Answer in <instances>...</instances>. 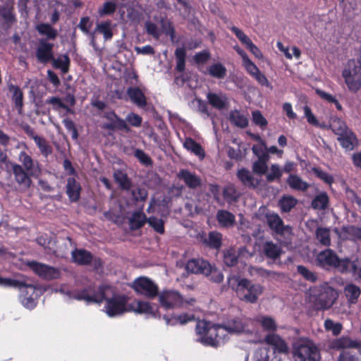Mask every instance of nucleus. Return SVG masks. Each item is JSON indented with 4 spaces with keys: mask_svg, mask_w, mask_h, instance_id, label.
<instances>
[{
    "mask_svg": "<svg viewBox=\"0 0 361 361\" xmlns=\"http://www.w3.org/2000/svg\"><path fill=\"white\" fill-rule=\"evenodd\" d=\"M27 264L37 276L45 280L58 279L61 274L59 269L45 264L31 261L28 262Z\"/></svg>",
    "mask_w": 361,
    "mask_h": 361,
    "instance_id": "14",
    "label": "nucleus"
},
{
    "mask_svg": "<svg viewBox=\"0 0 361 361\" xmlns=\"http://www.w3.org/2000/svg\"><path fill=\"white\" fill-rule=\"evenodd\" d=\"M237 177L241 181V183L249 188H255L257 185V181L255 180L250 171L245 169H241L237 172Z\"/></svg>",
    "mask_w": 361,
    "mask_h": 361,
    "instance_id": "37",
    "label": "nucleus"
},
{
    "mask_svg": "<svg viewBox=\"0 0 361 361\" xmlns=\"http://www.w3.org/2000/svg\"><path fill=\"white\" fill-rule=\"evenodd\" d=\"M37 243L43 246L45 249H48L49 252H52L56 255L60 257H64L68 252V247L66 243H65L64 248L61 246H56V242L51 240V239L47 235H44L37 238Z\"/></svg>",
    "mask_w": 361,
    "mask_h": 361,
    "instance_id": "18",
    "label": "nucleus"
},
{
    "mask_svg": "<svg viewBox=\"0 0 361 361\" xmlns=\"http://www.w3.org/2000/svg\"><path fill=\"white\" fill-rule=\"evenodd\" d=\"M110 290L107 286H99L96 290L92 287H88L81 290H69L66 286L56 289V292L68 295L70 298L85 300L87 303L100 302L106 295V290Z\"/></svg>",
    "mask_w": 361,
    "mask_h": 361,
    "instance_id": "4",
    "label": "nucleus"
},
{
    "mask_svg": "<svg viewBox=\"0 0 361 361\" xmlns=\"http://www.w3.org/2000/svg\"><path fill=\"white\" fill-rule=\"evenodd\" d=\"M157 296L161 307L165 310L188 308L193 306L196 302L193 298H184L178 291L174 290H162Z\"/></svg>",
    "mask_w": 361,
    "mask_h": 361,
    "instance_id": "5",
    "label": "nucleus"
},
{
    "mask_svg": "<svg viewBox=\"0 0 361 361\" xmlns=\"http://www.w3.org/2000/svg\"><path fill=\"white\" fill-rule=\"evenodd\" d=\"M185 269L188 272L192 274L209 275L211 271V265L208 262L202 259H193L188 262Z\"/></svg>",
    "mask_w": 361,
    "mask_h": 361,
    "instance_id": "21",
    "label": "nucleus"
},
{
    "mask_svg": "<svg viewBox=\"0 0 361 361\" xmlns=\"http://www.w3.org/2000/svg\"><path fill=\"white\" fill-rule=\"evenodd\" d=\"M164 319L167 325L175 326L178 324L183 325L189 322L193 321L195 319V316L193 314H183L172 316L170 318L164 316Z\"/></svg>",
    "mask_w": 361,
    "mask_h": 361,
    "instance_id": "34",
    "label": "nucleus"
},
{
    "mask_svg": "<svg viewBox=\"0 0 361 361\" xmlns=\"http://www.w3.org/2000/svg\"><path fill=\"white\" fill-rule=\"evenodd\" d=\"M128 312L155 316L156 308L149 302L134 300L128 305Z\"/></svg>",
    "mask_w": 361,
    "mask_h": 361,
    "instance_id": "22",
    "label": "nucleus"
},
{
    "mask_svg": "<svg viewBox=\"0 0 361 361\" xmlns=\"http://www.w3.org/2000/svg\"><path fill=\"white\" fill-rule=\"evenodd\" d=\"M329 128L338 136L342 147L346 150H353L357 143L355 135L348 127L345 122L336 116L331 117L329 121Z\"/></svg>",
    "mask_w": 361,
    "mask_h": 361,
    "instance_id": "3",
    "label": "nucleus"
},
{
    "mask_svg": "<svg viewBox=\"0 0 361 361\" xmlns=\"http://www.w3.org/2000/svg\"><path fill=\"white\" fill-rule=\"evenodd\" d=\"M360 347H361V341L353 340L349 336H346L336 338L331 343V348L335 350L357 348Z\"/></svg>",
    "mask_w": 361,
    "mask_h": 361,
    "instance_id": "24",
    "label": "nucleus"
},
{
    "mask_svg": "<svg viewBox=\"0 0 361 361\" xmlns=\"http://www.w3.org/2000/svg\"><path fill=\"white\" fill-rule=\"evenodd\" d=\"M265 341L267 344L273 347L274 352L277 351L281 353H286L288 348L283 340L279 336L271 334L266 336Z\"/></svg>",
    "mask_w": 361,
    "mask_h": 361,
    "instance_id": "28",
    "label": "nucleus"
},
{
    "mask_svg": "<svg viewBox=\"0 0 361 361\" xmlns=\"http://www.w3.org/2000/svg\"><path fill=\"white\" fill-rule=\"evenodd\" d=\"M53 44L48 43L44 39L39 40L36 51V57L39 62L47 63L53 59Z\"/></svg>",
    "mask_w": 361,
    "mask_h": 361,
    "instance_id": "20",
    "label": "nucleus"
},
{
    "mask_svg": "<svg viewBox=\"0 0 361 361\" xmlns=\"http://www.w3.org/2000/svg\"><path fill=\"white\" fill-rule=\"evenodd\" d=\"M287 183L291 188L300 191H305L310 186L307 182L302 180L298 176L293 174L288 176Z\"/></svg>",
    "mask_w": 361,
    "mask_h": 361,
    "instance_id": "39",
    "label": "nucleus"
},
{
    "mask_svg": "<svg viewBox=\"0 0 361 361\" xmlns=\"http://www.w3.org/2000/svg\"><path fill=\"white\" fill-rule=\"evenodd\" d=\"M349 91L357 92L361 88V60L350 59L342 72Z\"/></svg>",
    "mask_w": 361,
    "mask_h": 361,
    "instance_id": "8",
    "label": "nucleus"
},
{
    "mask_svg": "<svg viewBox=\"0 0 361 361\" xmlns=\"http://www.w3.org/2000/svg\"><path fill=\"white\" fill-rule=\"evenodd\" d=\"M179 179L183 180L185 185L190 189H196L200 186L202 180L200 176L188 169H181L177 173Z\"/></svg>",
    "mask_w": 361,
    "mask_h": 361,
    "instance_id": "23",
    "label": "nucleus"
},
{
    "mask_svg": "<svg viewBox=\"0 0 361 361\" xmlns=\"http://www.w3.org/2000/svg\"><path fill=\"white\" fill-rule=\"evenodd\" d=\"M229 119L233 124L241 128L248 125L247 117L238 110H233L229 113Z\"/></svg>",
    "mask_w": 361,
    "mask_h": 361,
    "instance_id": "40",
    "label": "nucleus"
},
{
    "mask_svg": "<svg viewBox=\"0 0 361 361\" xmlns=\"http://www.w3.org/2000/svg\"><path fill=\"white\" fill-rule=\"evenodd\" d=\"M18 159L20 164L23 168L29 173L30 175L32 176L33 178H38L42 172L39 164L37 161L34 160L31 156L27 152L23 151L18 154Z\"/></svg>",
    "mask_w": 361,
    "mask_h": 361,
    "instance_id": "17",
    "label": "nucleus"
},
{
    "mask_svg": "<svg viewBox=\"0 0 361 361\" xmlns=\"http://www.w3.org/2000/svg\"><path fill=\"white\" fill-rule=\"evenodd\" d=\"M81 187L78 182L74 178H69L67 180L66 192L73 202L79 200Z\"/></svg>",
    "mask_w": 361,
    "mask_h": 361,
    "instance_id": "32",
    "label": "nucleus"
},
{
    "mask_svg": "<svg viewBox=\"0 0 361 361\" xmlns=\"http://www.w3.org/2000/svg\"><path fill=\"white\" fill-rule=\"evenodd\" d=\"M0 16L7 23L11 24L15 21V17L13 14L12 8L8 6H5L0 8Z\"/></svg>",
    "mask_w": 361,
    "mask_h": 361,
    "instance_id": "64",
    "label": "nucleus"
},
{
    "mask_svg": "<svg viewBox=\"0 0 361 361\" xmlns=\"http://www.w3.org/2000/svg\"><path fill=\"white\" fill-rule=\"evenodd\" d=\"M213 332L216 334V336H219V339L221 341L224 338L226 333L231 334H250L252 333V331L248 328L247 320L242 319H233L229 320L226 324L222 326L219 325L217 331L213 329L212 333Z\"/></svg>",
    "mask_w": 361,
    "mask_h": 361,
    "instance_id": "9",
    "label": "nucleus"
},
{
    "mask_svg": "<svg viewBox=\"0 0 361 361\" xmlns=\"http://www.w3.org/2000/svg\"><path fill=\"white\" fill-rule=\"evenodd\" d=\"M73 261L79 264H88L92 260V254L85 250L80 249L72 251Z\"/></svg>",
    "mask_w": 361,
    "mask_h": 361,
    "instance_id": "33",
    "label": "nucleus"
},
{
    "mask_svg": "<svg viewBox=\"0 0 361 361\" xmlns=\"http://www.w3.org/2000/svg\"><path fill=\"white\" fill-rule=\"evenodd\" d=\"M147 223L159 233H164V221L161 219L152 216L147 219Z\"/></svg>",
    "mask_w": 361,
    "mask_h": 361,
    "instance_id": "59",
    "label": "nucleus"
},
{
    "mask_svg": "<svg viewBox=\"0 0 361 361\" xmlns=\"http://www.w3.org/2000/svg\"><path fill=\"white\" fill-rule=\"evenodd\" d=\"M35 142L44 157H47L52 153L51 147L44 137L40 136L35 137Z\"/></svg>",
    "mask_w": 361,
    "mask_h": 361,
    "instance_id": "48",
    "label": "nucleus"
},
{
    "mask_svg": "<svg viewBox=\"0 0 361 361\" xmlns=\"http://www.w3.org/2000/svg\"><path fill=\"white\" fill-rule=\"evenodd\" d=\"M216 217L219 224L224 228L233 227L235 224V215L227 210H219Z\"/></svg>",
    "mask_w": 361,
    "mask_h": 361,
    "instance_id": "29",
    "label": "nucleus"
},
{
    "mask_svg": "<svg viewBox=\"0 0 361 361\" xmlns=\"http://www.w3.org/2000/svg\"><path fill=\"white\" fill-rule=\"evenodd\" d=\"M337 298V291L327 285L311 287L305 293V302L317 311L329 309Z\"/></svg>",
    "mask_w": 361,
    "mask_h": 361,
    "instance_id": "2",
    "label": "nucleus"
},
{
    "mask_svg": "<svg viewBox=\"0 0 361 361\" xmlns=\"http://www.w3.org/2000/svg\"><path fill=\"white\" fill-rule=\"evenodd\" d=\"M324 328L326 331H331L334 336H337L341 332L343 326L341 323H336L333 320L327 319L324 322Z\"/></svg>",
    "mask_w": 361,
    "mask_h": 361,
    "instance_id": "56",
    "label": "nucleus"
},
{
    "mask_svg": "<svg viewBox=\"0 0 361 361\" xmlns=\"http://www.w3.org/2000/svg\"><path fill=\"white\" fill-rule=\"evenodd\" d=\"M132 287L139 294L143 295L148 298H154L159 294V288L156 283L147 277L136 279Z\"/></svg>",
    "mask_w": 361,
    "mask_h": 361,
    "instance_id": "12",
    "label": "nucleus"
},
{
    "mask_svg": "<svg viewBox=\"0 0 361 361\" xmlns=\"http://www.w3.org/2000/svg\"><path fill=\"white\" fill-rule=\"evenodd\" d=\"M36 30L41 35L46 36L48 39H54L58 35L57 30L48 23L37 25Z\"/></svg>",
    "mask_w": 361,
    "mask_h": 361,
    "instance_id": "42",
    "label": "nucleus"
},
{
    "mask_svg": "<svg viewBox=\"0 0 361 361\" xmlns=\"http://www.w3.org/2000/svg\"><path fill=\"white\" fill-rule=\"evenodd\" d=\"M263 219L267 222L269 228L276 234L284 236L291 233V227L285 226L279 214L274 212H267L264 214Z\"/></svg>",
    "mask_w": 361,
    "mask_h": 361,
    "instance_id": "13",
    "label": "nucleus"
},
{
    "mask_svg": "<svg viewBox=\"0 0 361 361\" xmlns=\"http://www.w3.org/2000/svg\"><path fill=\"white\" fill-rule=\"evenodd\" d=\"M176 58V70L183 72L185 69L186 51L184 48H177L175 51Z\"/></svg>",
    "mask_w": 361,
    "mask_h": 361,
    "instance_id": "53",
    "label": "nucleus"
},
{
    "mask_svg": "<svg viewBox=\"0 0 361 361\" xmlns=\"http://www.w3.org/2000/svg\"><path fill=\"white\" fill-rule=\"evenodd\" d=\"M218 326H212L211 323L204 320L198 321L196 324L195 331L200 337L197 341L204 345L217 346L220 343L219 336H216L215 333H212L213 329L217 331Z\"/></svg>",
    "mask_w": 361,
    "mask_h": 361,
    "instance_id": "10",
    "label": "nucleus"
},
{
    "mask_svg": "<svg viewBox=\"0 0 361 361\" xmlns=\"http://www.w3.org/2000/svg\"><path fill=\"white\" fill-rule=\"evenodd\" d=\"M208 72L210 75L221 79L226 75V68L221 63H217L210 66Z\"/></svg>",
    "mask_w": 361,
    "mask_h": 361,
    "instance_id": "47",
    "label": "nucleus"
},
{
    "mask_svg": "<svg viewBox=\"0 0 361 361\" xmlns=\"http://www.w3.org/2000/svg\"><path fill=\"white\" fill-rule=\"evenodd\" d=\"M247 252L245 247H241L238 252L233 248H229L224 251V263L228 267H233L238 262V258L240 255Z\"/></svg>",
    "mask_w": 361,
    "mask_h": 361,
    "instance_id": "31",
    "label": "nucleus"
},
{
    "mask_svg": "<svg viewBox=\"0 0 361 361\" xmlns=\"http://www.w3.org/2000/svg\"><path fill=\"white\" fill-rule=\"evenodd\" d=\"M164 319L167 325L175 326L178 324L183 325L189 322L193 321L195 319V316L193 314H183L172 316L170 318L164 316Z\"/></svg>",
    "mask_w": 361,
    "mask_h": 361,
    "instance_id": "35",
    "label": "nucleus"
},
{
    "mask_svg": "<svg viewBox=\"0 0 361 361\" xmlns=\"http://www.w3.org/2000/svg\"><path fill=\"white\" fill-rule=\"evenodd\" d=\"M53 66L60 69L63 73H66L69 70L70 59L66 54L59 55L56 59H51Z\"/></svg>",
    "mask_w": 361,
    "mask_h": 361,
    "instance_id": "41",
    "label": "nucleus"
},
{
    "mask_svg": "<svg viewBox=\"0 0 361 361\" xmlns=\"http://www.w3.org/2000/svg\"><path fill=\"white\" fill-rule=\"evenodd\" d=\"M0 286L5 288H14L21 290L30 289L35 292V286L29 283V279L23 275H16L13 278H6L0 276Z\"/></svg>",
    "mask_w": 361,
    "mask_h": 361,
    "instance_id": "15",
    "label": "nucleus"
},
{
    "mask_svg": "<svg viewBox=\"0 0 361 361\" xmlns=\"http://www.w3.org/2000/svg\"><path fill=\"white\" fill-rule=\"evenodd\" d=\"M297 203V200L292 196L283 197L279 200V206L282 212H288Z\"/></svg>",
    "mask_w": 361,
    "mask_h": 361,
    "instance_id": "52",
    "label": "nucleus"
},
{
    "mask_svg": "<svg viewBox=\"0 0 361 361\" xmlns=\"http://www.w3.org/2000/svg\"><path fill=\"white\" fill-rule=\"evenodd\" d=\"M130 100L140 108L147 105V99L142 91L138 87H130L127 90Z\"/></svg>",
    "mask_w": 361,
    "mask_h": 361,
    "instance_id": "30",
    "label": "nucleus"
},
{
    "mask_svg": "<svg viewBox=\"0 0 361 361\" xmlns=\"http://www.w3.org/2000/svg\"><path fill=\"white\" fill-rule=\"evenodd\" d=\"M102 286H107L110 290H106V295L100 301L106 300L104 306L105 312L109 317H116L128 312V298L122 295H114L113 288L107 285H102ZM97 303H99L98 302Z\"/></svg>",
    "mask_w": 361,
    "mask_h": 361,
    "instance_id": "6",
    "label": "nucleus"
},
{
    "mask_svg": "<svg viewBox=\"0 0 361 361\" xmlns=\"http://www.w3.org/2000/svg\"><path fill=\"white\" fill-rule=\"evenodd\" d=\"M114 177L116 182L119 185V186L124 190H128L130 187V183L126 176L121 171H116L114 173Z\"/></svg>",
    "mask_w": 361,
    "mask_h": 361,
    "instance_id": "51",
    "label": "nucleus"
},
{
    "mask_svg": "<svg viewBox=\"0 0 361 361\" xmlns=\"http://www.w3.org/2000/svg\"><path fill=\"white\" fill-rule=\"evenodd\" d=\"M295 361H320V353L315 344L307 338H301L293 344Z\"/></svg>",
    "mask_w": 361,
    "mask_h": 361,
    "instance_id": "7",
    "label": "nucleus"
},
{
    "mask_svg": "<svg viewBox=\"0 0 361 361\" xmlns=\"http://www.w3.org/2000/svg\"><path fill=\"white\" fill-rule=\"evenodd\" d=\"M222 235L218 232H211L207 240V243L213 248H219L221 245Z\"/></svg>",
    "mask_w": 361,
    "mask_h": 361,
    "instance_id": "57",
    "label": "nucleus"
},
{
    "mask_svg": "<svg viewBox=\"0 0 361 361\" xmlns=\"http://www.w3.org/2000/svg\"><path fill=\"white\" fill-rule=\"evenodd\" d=\"M11 169L18 188L23 191L29 189L32 183L31 178L33 176L30 175L23 166L16 163L11 164Z\"/></svg>",
    "mask_w": 361,
    "mask_h": 361,
    "instance_id": "16",
    "label": "nucleus"
},
{
    "mask_svg": "<svg viewBox=\"0 0 361 361\" xmlns=\"http://www.w3.org/2000/svg\"><path fill=\"white\" fill-rule=\"evenodd\" d=\"M316 239L324 246L331 244L330 230L327 228L319 227L316 230Z\"/></svg>",
    "mask_w": 361,
    "mask_h": 361,
    "instance_id": "43",
    "label": "nucleus"
},
{
    "mask_svg": "<svg viewBox=\"0 0 361 361\" xmlns=\"http://www.w3.org/2000/svg\"><path fill=\"white\" fill-rule=\"evenodd\" d=\"M262 249L265 257L272 260L279 258L282 253L281 247L272 241H266Z\"/></svg>",
    "mask_w": 361,
    "mask_h": 361,
    "instance_id": "27",
    "label": "nucleus"
},
{
    "mask_svg": "<svg viewBox=\"0 0 361 361\" xmlns=\"http://www.w3.org/2000/svg\"><path fill=\"white\" fill-rule=\"evenodd\" d=\"M344 293L348 301L351 304H355L357 302L358 298L361 293V290L360 287L350 283L345 286L344 288Z\"/></svg>",
    "mask_w": 361,
    "mask_h": 361,
    "instance_id": "38",
    "label": "nucleus"
},
{
    "mask_svg": "<svg viewBox=\"0 0 361 361\" xmlns=\"http://www.w3.org/2000/svg\"><path fill=\"white\" fill-rule=\"evenodd\" d=\"M147 221L145 214L142 212H135L130 219L132 228L138 229L141 228Z\"/></svg>",
    "mask_w": 361,
    "mask_h": 361,
    "instance_id": "45",
    "label": "nucleus"
},
{
    "mask_svg": "<svg viewBox=\"0 0 361 361\" xmlns=\"http://www.w3.org/2000/svg\"><path fill=\"white\" fill-rule=\"evenodd\" d=\"M247 279H240L236 276H232L228 277V284L233 289L235 290L237 295H238V290L243 288V283L244 284V281H246Z\"/></svg>",
    "mask_w": 361,
    "mask_h": 361,
    "instance_id": "58",
    "label": "nucleus"
},
{
    "mask_svg": "<svg viewBox=\"0 0 361 361\" xmlns=\"http://www.w3.org/2000/svg\"><path fill=\"white\" fill-rule=\"evenodd\" d=\"M343 232L346 235V238L353 240L361 241V228L356 226H348L343 227Z\"/></svg>",
    "mask_w": 361,
    "mask_h": 361,
    "instance_id": "46",
    "label": "nucleus"
},
{
    "mask_svg": "<svg viewBox=\"0 0 361 361\" xmlns=\"http://www.w3.org/2000/svg\"><path fill=\"white\" fill-rule=\"evenodd\" d=\"M223 196L227 202L231 203L233 202H235L240 194L233 185H227L223 191Z\"/></svg>",
    "mask_w": 361,
    "mask_h": 361,
    "instance_id": "49",
    "label": "nucleus"
},
{
    "mask_svg": "<svg viewBox=\"0 0 361 361\" xmlns=\"http://www.w3.org/2000/svg\"><path fill=\"white\" fill-rule=\"evenodd\" d=\"M317 262L323 268L334 267L341 273H351L354 276L361 278V259H340L333 250L327 249L318 254Z\"/></svg>",
    "mask_w": 361,
    "mask_h": 361,
    "instance_id": "1",
    "label": "nucleus"
},
{
    "mask_svg": "<svg viewBox=\"0 0 361 361\" xmlns=\"http://www.w3.org/2000/svg\"><path fill=\"white\" fill-rule=\"evenodd\" d=\"M281 169L278 164H272L270 168V172L267 175L268 181L271 182L275 179H279L281 177Z\"/></svg>",
    "mask_w": 361,
    "mask_h": 361,
    "instance_id": "61",
    "label": "nucleus"
},
{
    "mask_svg": "<svg viewBox=\"0 0 361 361\" xmlns=\"http://www.w3.org/2000/svg\"><path fill=\"white\" fill-rule=\"evenodd\" d=\"M242 287L238 290V297L240 300L249 303H255L264 291L262 286L252 283L249 280L244 281Z\"/></svg>",
    "mask_w": 361,
    "mask_h": 361,
    "instance_id": "11",
    "label": "nucleus"
},
{
    "mask_svg": "<svg viewBox=\"0 0 361 361\" xmlns=\"http://www.w3.org/2000/svg\"><path fill=\"white\" fill-rule=\"evenodd\" d=\"M25 292L26 293L25 295H22L21 303L27 309H33L37 304L35 300L32 298V295L35 293V292L32 293L30 289L27 288H26Z\"/></svg>",
    "mask_w": 361,
    "mask_h": 361,
    "instance_id": "55",
    "label": "nucleus"
},
{
    "mask_svg": "<svg viewBox=\"0 0 361 361\" xmlns=\"http://www.w3.org/2000/svg\"><path fill=\"white\" fill-rule=\"evenodd\" d=\"M298 271L300 274H301L305 279L314 282L317 280L316 274L307 269L305 267L299 265L297 267Z\"/></svg>",
    "mask_w": 361,
    "mask_h": 361,
    "instance_id": "62",
    "label": "nucleus"
},
{
    "mask_svg": "<svg viewBox=\"0 0 361 361\" xmlns=\"http://www.w3.org/2000/svg\"><path fill=\"white\" fill-rule=\"evenodd\" d=\"M329 197L326 192L317 195L312 201V207L314 209L322 210L328 207Z\"/></svg>",
    "mask_w": 361,
    "mask_h": 361,
    "instance_id": "44",
    "label": "nucleus"
},
{
    "mask_svg": "<svg viewBox=\"0 0 361 361\" xmlns=\"http://www.w3.org/2000/svg\"><path fill=\"white\" fill-rule=\"evenodd\" d=\"M104 117L106 118L109 121V123L103 124V128L111 130H114L116 129L124 130L126 132L130 130V128L126 124V121L123 119L118 117L114 112H105Z\"/></svg>",
    "mask_w": 361,
    "mask_h": 361,
    "instance_id": "19",
    "label": "nucleus"
},
{
    "mask_svg": "<svg viewBox=\"0 0 361 361\" xmlns=\"http://www.w3.org/2000/svg\"><path fill=\"white\" fill-rule=\"evenodd\" d=\"M183 146L185 149L199 157L201 159L205 157L204 150L202 146L190 137L185 139Z\"/></svg>",
    "mask_w": 361,
    "mask_h": 361,
    "instance_id": "36",
    "label": "nucleus"
},
{
    "mask_svg": "<svg viewBox=\"0 0 361 361\" xmlns=\"http://www.w3.org/2000/svg\"><path fill=\"white\" fill-rule=\"evenodd\" d=\"M9 92L11 94V99L14 103L15 107L19 114H23V92L21 89L16 85L10 84L8 86Z\"/></svg>",
    "mask_w": 361,
    "mask_h": 361,
    "instance_id": "26",
    "label": "nucleus"
},
{
    "mask_svg": "<svg viewBox=\"0 0 361 361\" xmlns=\"http://www.w3.org/2000/svg\"><path fill=\"white\" fill-rule=\"evenodd\" d=\"M252 121L255 125L259 126L262 128H264L267 126V121L263 116V115L262 114V113L259 111H258V110L254 111L252 114Z\"/></svg>",
    "mask_w": 361,
    "mask_h": 361,
    "instance_id": "63",
    "label": "nucleus"
},
{
    "mask_svg": "<svg viewBox=\"0 0 361 361\" xmlns=\"http://www.w3.org/2000/svg\"><path fill=\"white\" fill-rule=\"evenodd\" d=\"M269 159H257V161H254L252 164V171L254 173L262 175L264 174L267 171V161Z\"/></svg>",
    "mask_w": 361,
    "mask_h": 361,
    "instance_id": "54",
    "label": "nucleus"
},
{
    "mask_svg": "<svg viewBox=\"0 0 361 361\" xmlns=\"http://www.w3.org/2000/svg\"><path fill=\"white\" fill-rule=\"evenodd\" d=\"M258 321L265 330L274 331L276 328V322L271 317H261Z\"/></svg>",
    "mask_w": 361,
    "mask_h": 361,
    "instance_id": "60",
    "label": "nucleus"
},
{
    "mask_svg": "<svg viewBox=\"0 0 361 361\" xmlns=\"http://www.w3.org/2000/svg\"><path fill=\"white\" fill-rule=\"evenodd\" d=\"M109 21L98 23L94 32H99L104 35L106 40L110 39L113 37V32Z\"/></svg>",
    "mask_w": 361,
    "mask_h": 361,
    "instance_id": "50",
    "label": "nucleus"
},
{
    "mask_svg": "<svg viewBox=\"0 0 361 361\" xmlns=\"http://www.w3.org/2000/svg\"><path fill=\"white\" fill-rule=\"evenodd\" d=\"M207 99L209 104L218 110L225 109L228 104V99L224 93H214L209 92L207 94Z\"/></svg>",
    "mask_w": 361,
    "mask_h": 361,
    "instance_id": "25",
    "label": "nucleus"
}]
</instances>
